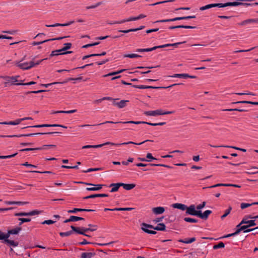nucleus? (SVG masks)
<instances>
[{
  "instance_id": "1",
  "label": "nucleus",
  "mask_w": 258,
  "mask_h": 258,
  "mask_svg": "<svg viewBox=\"0 0 258 258\" xmlns=\"http://www.w3.org/2000/svg\"><path fill=\"white\" fill-rule=\"evenodd\" d=\"M106 123H120L123 124H147L152 126H157V125H163L166 124L165 122H161L159 123H151L146 121H117L114 122L112 121H106L102 123H99L98 125H102Z\"/></svg>"
},
{
  "instance_id": "2",
  "label": "nucleus",
  "mask_w": 258,
  "mask_h": 258,
  "mask_svg": "<svg viewBox=\"0 0 258 258\" xmlns=\"http://www.w3.org/2000/svg\"><path fill=\"white\" fill-rule=\"evenodd\" d=\"M121 83L123 85H130L132 86V87L136 88H139V89H149V88H152V89H167V88H170L173 86L181 85L182 84L177 83V84H174L171 85H170L167 87H153L151 86H145V85H133L131 83H127L123 80H121Z\"/></svg>"
},
{
  "instance_id": "3",
  "label": "nucleus",
  "mask_w": 258,
  "mask_h": 258,
  "mask_svg": "<svg viewBox=\"0 0 258 258\" xmlns=\"http://www.w3.org/2000/svg\"><path fill=\"white\" fill-rule=\"evenodd\" d=\"M147 142H153V141L150 140H147L146 141H144L139 143H136L130 141V142H124V143H119V144H115V143L107 142H106V143L102 144L92 145V148H98L102 147L105 145H108L116 146H119L123 145H128V144H130L140 145H142L143 143Z\"/></svg>"
},
{
  "instance_id": "4",
  "label": "nucleus",
  "mask_w": 258,
  "mask_h": 258,
  "mask_svg": "<svg viewBox=\"0 0 258 258\" xmlns=\"http://www.w3.org/2000/svg\"><path fill=\"white\" fill-rule=\"evenodd\" d=\"M60 132H47V133H30L28 134H21L19 135H9V136H4L1 135V138H13V137H32L35 135H52L55 134H60Z\"/></svg>"
},
{
  "instance_id": "5",
  "label": "nucleus",
  "mask_w": 258,
  "mask_h": 258,
  "mask_svg": "<svg viewBox=\"0 0 258 258\" xmlns=\"http://www.w3.org/2000/svg\"><path fill=\"white\" fill-rule=\"evenodd\" d=\"M71 228L74 231L75 233L83 235H87V234L85 233L88 231H95V229H91L90 228H85L84 227H75L73 225H71Z\"/></svg>"
},
{
  "instance_id": "6",
  "label": "nucleus",
  "mask_w": 258,
  "mask_h": 258,
  "mask_svg": "<svg viewBox=\"0 0 258 258\" xmlns=\"http://www.w3.org/2000/svg\"><path fill=\"white\" fill-rule=\"evenodd\" d=\"M174 111H164L162 109H158L154 111H147L144 112L147 116H156L160 115L170 114L173 113Z\"/></svg>"
},
{
  "instance_id": "7",
  "label": "nucleus",
  "mask_w": 258,
  "mask_h": 258,
  "mask_svg": "<svg viewBox=\"0 0 258 258\" xmlns=\"http://www.w3.org/2000/svg\"><path fill=\"white\" fill-rule=\"evenodd\" d=\"M195 16H185V17H176L173 19H165V20H158L154 22V23H163V22H173L177 20H188L190 19L195 18Z\"/></svg>"
},
{
  "instance_id": "8",
  "label": "nucleus",
  "mask_w": 258,
  "mask_h": 258,
  "mask_svg": "<svg viewBox=\"0 0 258 258\" xmlns=\"http://www.w3.org/2000/svg\"><path fill=\"white\" fill-rule=\"evenodd\" d=\"M141 226H143L144 227H145L146 228H149L151 229H153L155 230H158V231H164L166 229V226L163 223H159L158 225L156 227H154V226L145 223H143L141 224Z\"/></svg>"
},
{
  "instance_id": "9",
  "label": "nucleus",
  "mask_w": 258,
  "mask_h": 258,
  "mask_svg": "<svg viewBox=\"0 0 258 258\" xmlns=\"http://www.w3.org/2000/svg\"><path fill=\"white\" fill-rule=\"evenodd\" d=\"M112 101V104L114 106H116L119 108H123L126 106V103L129 102V100H121L119 102H117L119 100L118 98H112L111 100Z\"/></svg>"
},
{
  "instance_id": "10",
  "label": "nucleus",
  "mask_w": 258,
  "mask_h": 258,
  "mask_svg": "<svg viewBox=\"0 0 258 258\" xmlns=\"http://www.w3.org/2000/svg\"><path fill=\"white\" fill-rule=\"evenodd\" d=\"M17 66L22 70H29L34 67V62L31 61L29 62L17 63Z\"/></svg>"
},
{
  "instance_id": "11",
  "label": "nucleus",
  "mask_w": 258,
  "mask_h": 258,
  "mask_svg": "<svg viewBox=\"0 0 258 258\" xmlns=\"http://www.w3.org/2000/svg\"><path fill=\"white\" fill-rule=\"evenodd\" d=\"M251 4L249 3H243L241 2H228L225 4L221 3V8H224L228 6H248Z\"/></svg>"
},
{
  "instance_id": "12",
  "label": "nucleus",
  "mask_w": 258,
  "mask_h": 258,
  "mask_svg": "<svg viewBox=\"0 0 258 258\" xmlns=\"http://www.w3.org/2000/svg\"><path fill=\"white\" fill-rule=\"evenodd\" d=\"M186 210V214L198 217L200 210H196V207L195 205H191L189 207H187Z\"/></svg>"
},
{
  "instance_id": "13",
  "label": "nucleus",
  "mask_w": 258,
  "mask_h": 258,
  "mask_svg": "<svg viewBox=\"0 0 258 258\" xmlns=\"http://www.w3.org/2000/svg\"><path fill=\"white\" fill-rule=\"evenodd\" d=\"M136 165L138 167H145L147 166H161V167H164L168 168H172V167L165 165L163 164H154V163H151L149 164H146L142 163H139L136 164Z\"/></svg>"
},
{
  "instance_id": "14",
  "label": "nucleus",
  "mask_w": 258,
  "mask_h": 258,
  "mask_svg": "<svg viewBox=\"0 0 258 258\" xmlns=\"http://www.w3.org/2000/svg\"><path fill=\"white\" fill-rule=\"evenodd\" d=\"M168 77H171V78H191V79H195L197 78L196 76H190L187 74H175L174 75L172 76H169Z\"/></svg>"
},
{
  "instance_id": "15",
  "label": "nucleus",
  "mask_w": 258,
  "mask_h": 258,
  "mask_svg": "<svg viewBox=\"0 0 258 258\" xmlns=\"http://www.w3.org/2000/svg\"><path fill=\"white\" fill-rule=\"evenodd\" d=\"M212 212V211L208 210L202 213V211L200 210L198 217L201 218L203 220H207L208 218L209 215L211 214Z\"/></svg>"
},
{
  "instance_id": "16",
  "label": "nucleus",
  "mask_w": 258,
  "mask_h": 258,
  "mask_svg": "<svg viewBox=\"0 0 258 258\" xmlns=\"http://www.w3.org/2000/svg\"><path fill=\"white\" fill-rule=\"evenodd\" d=\"M209 146L212 147H214V148L224 147V148H232V149H234L235 150L241 151L244 152H245L246 151V149H242V148H240L235 147V146H227V145L214 146V145H212L211 144H209Z\"/></svg>"
},
{
  "instance_id": "17",
  "label": "nucleus",
  "mask_w": 258,
  "mask_h": 258,
  "mask_svg": "<svg viewBox=\"0 0 258 258\" xmlns=\"http://www.w3.org/2000/svg\"><path fill=\"white\" fill-rule=\"evenodd\" d=\"M56 146L54 145H44L42 147L36 148H25L20 150V152H25V151H35V150H41L45 149V147H55Z\"/></svg>"
},
{
  "instance_id": "18",
  "label": "nucleus",
  "mask_w": 258,
  "mask_h": 258,
  "mask_svg": "<svg viewBox=\"0 0 258 258\" xmlns=\"http://www.w3.org/2000/svg\"><path fill=\"white\" fill-rule=\"evenodd\" d=\"M73 51H66V52H62L61 49H57L54 51H52L50 54V57H52L54 56H57L58 55H63L69 53H72Z\"/></svg>"
},
{
  "instance_id": "19",
  "label": "nucleus",
  "mask_w": 258,
  "mask_h": 258,
  "mask_svg": "<svg viewBox=\"0 0 258 258\" xmlns=\"http://www.w3.org/2000/svg\"><path fill=\"white\" fill-rule=\"evenodd\" d=\"M214 7L221 8V3L209 4V5H207L205 6L201 7L200 8V10L204 11V10L212 8H214Z\"/></svg>"
},
{
  "instance_id": "20",
  "label": "nucleus",
  "mask_w": 258,
  "mask_h": 258,
  "mask_svg": "<svg viewBox=\"0 0 258 258\" xmlns=\"http://www.w3.org/2000/svg\"><path fill=\"white\" fill-rule=\"evenodd\" d=\"M94 210L87 209H81V208H74L73 210H70L68 211L69 213H76L78 212H94Z\"/></svg>"
},
{
  "instance_id": "21",
  "label": "nucleus",
  "mask_w": 258,
  "mask_h": 258,
  "mask_svg": "<svg viewBox=\"0 0 258 258\" xmlns=\"http://www.w3.org/2000/svg\"><path fill=\"white\" fill-rule=\"evenodd\" d=\"M74 22H75L74 21H71L67 23H63V24L55 23L53 25H46L45 26L47 27H57V26H69V25L73 24Z\"/></svg>"
},
{
  "instance_id": "22",
  "label": "nucleus",
  "mask_w": 258,
  "mask_h": 258,
  "mask_svg": "<svg viewBox=\"0 0 258 258\" xmlns=\"http://www.w3.org/2000/svg\"><path fill=\"white\" fill-rule=\"evenodd\" d=\"M109 186L112 187L110 192H115L118 190L120 186H121V183L119 182V183H111L110 184V185Z\"/></svg>"
},
{
  "instance_id": "23",
  "label": "nucleus",
  "mask_w": 258,
  "mask_h": 258,
  "mask_svg": "<svg viewBox=\"0 0 258 258\" xmlns=\"http://www.w3.org/2000/svg\"><path fill=\"white\" fill-rule=\"evenodd\" d=\"M0 78H3V79H10L11 85H17L18 83H16V82L19 81L18 80V79H16L15 77H14V76H12V77L8 76H0Z\"/></svg>"
},
{
  "instance_id": "24",
  "label": "nucleus",
  "mask_w": 258,
  "mask_h": 258,
  "mask_svg": "<svg viewBox=\"0 0 258 258\" xmlns=\"http://www.w3.org/2000/svg\"><path fill=\"white\" fill-rule=\"evenodd\" d=\"M152 211L156 215L161 214L165 211V209L162 207H158L153 208Z\"/></svg>"
},
{
  "instance_id": "25",
  "label": "nucleus",
  "mask_w": 258,
  "mask_h": 258,
  "mask_svg": "<svg viewBox=\"0 0 258 258\" xmlns=\"http://www.w3.org/2000/svg\"><path fill=\"white\" fill-rule=\"evenodd\" d=\"M172 206L174 208L180 209L182 211H184L187 209V206L185 205L180 204V203L174 204H173Z\"/></svg>"
},
{
  "instance_id": "26",
  "label": "nucleus",
  "mask_w": 258,
  "mask_h": 258,
  "mask_svg": "<svg viewBox=\"0 0 258 258\" xmlns=\"http://www.w3.org/2000/svg\"><path fill=\"white\" fill-rule=\"evenodd\" d=\"M121 186H122L125 190H130L134 188L136 186V184L134 183L126 184L121 183Z\"/></svg>"
},
{
  "instance_id": "27",
  "label": "nucleus",
  "mask_w": 258,
  "mask_h": 258,
  "mask_svg": "<svg viewBox=\"0 0 258 258\" xmlns=\"http://www.w3.org/2000/svg\"><path fill=\"white\" fill-rule=\"evenodd\" d=\"M95 255V252H83L81 254V258H91Z\"/></svg>"
},
{
  "instance_id": "28",
  "label": "nucleus",
  "mask_w": 258,
  "mask_h": 258,
  "mask_svg": "<svg viewBox=\"0 0 258 258\" xmlns=\"http://www.w3.org/2000/svg\"><path fill=\"white\" fill-rule=\"evenodd\" d=\"M96 187H87L86 188V189L89 191H96V190H99L100 189L102 188V186H103V184H95V185Z\"/></svg>"
},
{
  "instance_id": "29",
  "label": "nucleus",
  "mask_w": 258,
  "mask_h": 258,
  "mask_svg": "<svg viewBox=\"0 0 258 258\" xmlns=\"http://www.w3.org/2000/svg\"><path fill=\"white\" fill-rule=\"evenodd\" d=\"M196 240V239L195 237H192L187 240H186V239L183 240L182 239H180L178 241L180 242H182V243H186V244H189V243H191L195 241Z\"/></svg>"
},
{
  "instance_id": "30",
  "label": "nucleus",
  "mask_w": 258,
  "mask_h": 258,
  "mask_svg": "<svg viewBox=\"0 0 258 258\" xmlns=\"http://www.w3.org/2000/svg\"><path fill=\"white\" fill-rule=\"evenodd\" d=\"M5 243L9 244L10 245H11L14 247L17 246L19 244L18 242L14 241V240H12L10 239L6 240V242Z\"/></svg>"
},
{
  "instance_id": "31",
  "label": "nucleus",
  "mask_w": 258,
  "mask_h": 258,
  "mask_svg": "<svg viewBox=\"0 0 258 258\" xmlns=\"http://www.w3.org/2000/svg\"><path fill=\"white\" fill-rule=\"evenodd\" d=\"M246 173L248 174H254L258 173V167H252L251 169H249V171H246Z\"/></svg>"
},
{
  "instance_id": "32",
  "label": "nucleus",
  "mask_w": 258,
  "mask_h": 258,
  "mask_svg": "<svg viewBox=\"0 0 258 258\" xmlns=\"http://www.w3.org/2000/svg\"><path fill=\"white\" fill-rule=\"evenodd\" d=\"M22 230L21 227H17L15 229L9 230V234H17L20 231Z\"/></svg>"
},
{
  "instance_id": "33",
  "label": "nucleus",
  "mask_w": 258,
  "mask_h": 258,
  "mask_svg": "<svg viewBox=\"0 0 258 258\" xmlns=\"http://www.w3.org/2000/svg\"><path fill=\"white\" fill-rule=\"evenodd\" d=\"M136 20H137L136 17H131L127 19H124L120 21H115V22H114V23H121L122 24L124 22H130V21H136Z\"/></svg>"
},
{
  "instance_id": "34",
  "label": "nucleus",
  "mask_w": 258,
  "mask_h": 258,
  "mask_svg": "<svg viewBox=\"0 0 258 258\" xmlns=\"http://www.w3.org/2000/svg\"><path fill=\"white\" fill-rule=\"evenodd\" d=\"M77 112L76 109L74 110H71L68 111H63V110H60V111H56L53 112V113H67V114H70V113H73Z\"/></svg>"
},
{
  "instance_id": "35",
  "label": "nucleus",
  "mask_w": 258,
  "mask_h": 258,
  "mask_svg": "<svg viewBox=\"0 0 258 258\" xmlns=\"http://www.w3.org/2000/svg\"><path fill=\"white\" fill-rule=\"evenodd\" d=\"M91 198L92 199L95 198H104V197H108V195L105 194H93L91 195Z\"/></svg>"
},
{
  "instance_id": "36",
  "label": "nucleus",
  "mask_w": 258,
  "mask_h": 258,
  "mask_svg": "<svg viewBox=\"0 0 258 258\" xmlns=\"http://www.w3.org/2000/svg\"><path fill=\"white\" fill-rule=\"evenodd\" d=\"M49 125L48 124H38V125H35L32 126H25L22 128V129H24L26 128L29 127H48Z\"/></svg>"
},
{
  "instance_id": "37",
  "label": "nucleus",
  "mask_w": 258,
  "mask_h": 258,
  "mask_svg": "<svg viewBox=\"0 0 258 258\" xmlns=\"http://www.w3.org/2000/svg\"><path fill=\"white\" fill-rule=\"evenodd\" d=\"M64 46L61 49L62 52L67 51V50L70 49L72 47V43H66L64 44Z\"/></svg>"
},
{
  "instance_id": "38",
  "label": "nucleus",
  "mask_w": 258,
  "mask_h": 258,
  "mask_svg": "<svg viewBox=\"0 0 258 258\" xmlns=\"http://www.w3.org/2000/svg\"><path fill=\"white\" fill-rule=\"evenodd\" d=\"M112 98L110 97H104L101 99L95 100L93 101L95 104L100 103L103 100H111Z\"/></svg>"
},
{
  "instance_id": "39",
  "label": "nucleus",
  "mask_w": 258,
  "mask_h": 258,
  "mask_svg": "<svg viewBox=\"0 0 258 258\" xmlns=\"http://www.w3.org/2000/svg\"><path fill=\"white\" fill-rule=\"evenodd\" d=\"M73 232H75L73 229H72L71 230L68 231L67 232H60L59 235L61 237L69 236L71 235V234H72L73 233Z\"/></svg>"
},
{
  "instance_id": "40",
  "label": "nucleus",
  "mask_w": 258,
  "mask_h": 258,
  "mask_svg": "<svg viewBox=\"0 0 258 258\" xmlns=\"http://www.w3.org/2000/svg\"><path fill=\"white\" fill-rule=\"evenodd\" d=\"M124 57H129V58H137V57H141V55L137 54H125L123 55Z\"/></svg>"
},
{
  "instance_id": "41",
  "label": "nucleus",
  "mask_w": 258,
  "mask_h": 258,
  "mask_svg": "<svg viewBox=\"0 0 258 258\" xmlns=\"http://www.w3.org/2000/svg\"><path fill=\"white\" fill-rule=\"evenodd\" d=\"M71 219L72 222H76L78 221H84L85 219L82 217H77L75 216H71Z\"/></svg>"
},
{
  "instance_id": "42",
  "label": "nucleus",
  "mask_w": 258,
  "mask_h": 258,
  "mask_svg": "<svg viewBox=\"0 0 258 258\" xmlns=\"http://www.w3.org/2000/svg\"><path fill=\"white\" fill-rule=\"evenodd\" d=\"M18 220L20 221L19 223V226H21L23 223L25 222H29L31 221L30 218H19Z\"/></svg>"
},
{
  "instance_id": "43",
  "label": "nucleus",
  "mask_w": 258,
  "mask_h": 258,
  "mask_svg": "<svg viewBox=\"0 0 258 258\" xmlns=\"http://www.w3.org/2000/svg\"><path fill=\"white\" fill-rule=\"evenodd\" d=\"M243 222L247 224L248 225H247L248 227V228L250 227L254 226L256 225V223L255 222L254 220H248L247 221H243L242 223Z\"/></svg>"
},
{
  "instance_id": "44",
  "label": "nucleus",
  "mask_w": 258,
  "mask_h": 258,
  "mask_svg": "<svg viewBox=\"0 0 258 258\" xmlns=\"http://www.w3.org/2000/svg\"><path fill=\"white\" fill-rule=\"evenodd\" d=\"M184 221L187 222L189 223H197L198 222V220L196 219H194L189 217H185L184 218Z\"/></svg>"
},
{
  "instance_id": "45",
  "label": "nucleus",
  "mask_w": 258,
  "mask_h": 258,
  "mask_svg": "<svg viewBox=\"0 0 258 258\" xmlns=\"http://www.w3.org/2000/svg\"><path fill=\"white\" fill-rule=\"evenodd\" d=\"M20 82L17 83V86L31 85L35 84L36 83L35 82H34V81H31L30 82L26 83H23V81H20Z\"/></svg>"
},
{
  "instance_id": "46",
  "label": "nucleus",
  "mask_w": 258,
  "mask_h": 258,
  "mask_svg": "<svg viewBox=\"0 0 258 258\" xmlns=\"http://www.w3.org/2000/svg\"><path fill=\"white\" fill-rule=\"evenodd\" d=\"M222 186H226L227 183H218V184H215V185H212L210 186L204 187L203 188V189H204L208 188H214V187Z\"/></svg>"
},
{
  "instance_id": "47",
  "label": "nucleus",
  "mask_w": 258,
  "mask_h": 258,
  "mask_svg": "<svg viewBox=\"0 0 258 258\" xmlns=\"http://www.w3.org/2000/svg\"><path fill=\"white\" fill-rule=\"evenodd\" d=\"M46 91H48V90H38V91H32L26 92L24 94L25 95H28V94H31V93L37 94V93H42V92H46Z\"/></svg>"
},
{
  "instance_id": "48",
  "label": "nucleus",
  "mask_w": 258,
  "mask_h": 258,
  "mask_svg": "<svg viewBox=\"0 0 258 258\" xmlns=\"http://www.w3.org/2000/svg\"><path fill=\"white\" fill-rule=\"evenodd\" d=\"M231 210H232V207L231 206H229L228 209L225 210V213L221 217V218L222 219H223L224 218H225L228 214H229Z\"/></svg>"
},
{
  "instance_id": "49",
  "label": "nucleus",
  "mask_w": 258,
  "mask_h": 258,
  "mask_svg": "<svg viewBox=\"0 0 258 258\" xmlns=\"http://www.w3.org/2000/svg\"><path fill=\"white\" fill-rule=\"evenodd\" d=\"M225 111H237L239 112H246L247 111V110L244 109H238V108H234V109H226L223 110Z\"/></svg>"
},
{
  "instance_id": "50",
  "label": "nucleus",
  "mask_w": 258,
  "mask_h": 258,
  "mask_svg": "<svg viewBox=\"0 0 258 258\" xmlns=\"http://www.w3.org/2000/svg\"><path fill=\"white\" fill-rule=\"evenodd\" d=\"M225 246V244L223 242H220L218 244L214 245L213 246L214 249H217L220 248H224Z\"/></svg>"
},
{
  "instance_id": "51",
  "label": "nucleus",
  "mask_w": 258,
  "mask_h": 258,
  "mask_svg": "<svg viewBox=\"0 0 258 258\" xmlns=\"http://www.w3.org/2000/svg\"><path fill=\"white\" fill-rule=\"evenodd\" d=\"M21 122L20 118L17 119L14 121H10L8 122L9 125H17Z\"/></svg>"
},
{
  "instance_id": "52",
  "label": "nucleus",
  "mask_w": 258,
  "mask_h": 258,
  "mask_svg": "<svg viewBox=\"0 0 258 258\" xmlns=\"http://www.w3.org/2000/svg\"><path fill=\"white\" fill-rule=\"evenodd\" d=\"M102 4H103V2H99L97 3H96L95 5L87 7L86 9L88 10V9L96 8V7L99 6L100 5H102Z\"/></svg>"
},
{
  "instance_id": "53",
  "label": "nucleus",
  "mask_w": 258,
  "mask_h": 258,
  "mask_svg": "<svg viewBox=\"0 0 258 258\" xmlns=\"http://www.w3.org/2000/svg\"><path fill=\"white\" fill-rule=\"evenodd\" d=\"M99 44H100V42H94L93 43L87 44H86L85 45H83L82 46V48H88L89 47H91V46H95V45H98Z\"/></svg>"
},
{
  "instance_id": "54",
  "label": "nucleus",
  "mask_w": 258,
  "mask_h": 258,
  "mask_svg": "<svg viewBox=\"0 0 258 258\" xmlns=\"http://www.w3.org/2000/svg\"><path fill=\"white\" fill-rule=\"evenodd\" d=\"M29 172H33V173H46V174H54V173H53L51 171H36V170H32V171H30Z\"/></svg>"
},
{
  "instance_id": "55",
  "label": "nucleus",
  "mask_w": 258,
  "mask_h": 258,
  "mask_svg": "<svg viewBox=\"0 0 258 258\" xmlns=\"http://www.w3.org/2000/svg\"><path fill=\"white\" fill-rule=\"evenodd\" d=\"M252 205H253L252 204V203L248 204V203H242L240 204V208H241V209H244L249 207Z\"/></svg>"
},
{
  "instance_id": "56",
  "label": "nucleus",
  "mask_w": 258,
  "mask_h": 258,
  "mask_svg": "<svg viewBox=\"0 0 258 258\" xmlns=\"http://www.w3.org/2000/svg\"><path fill=\"white\" fill-rule=\"evenodd\" d=\"M11 234H9V230L8 231V232L6 234H5V233H3V238H2V240H4V243H5L6 242V240L7 239H9V237H10V235Z\"/></svg>"
},
{
  "instance_id": "57",
  "label": "nucleus",
  "mask_w": 258,
  "mask_h": 258,
  "mask_svg": "<svg viewBox=\"0 0 258 258\" xmlns=\"http://www.w3.org/2000/svg\"><path fill=\"white\" fill-rule=\"evenodd\" d=\"M17 155V153H15V154H12V155H7V156H0V159H8V158H10L14 157H15V156H16Z\"/></svg>"
},
{
  "instance_id": "58",
  "label": "nucleus",
  "mask_w": 258,
  "mask_h": 258,
  "mask_svg": "<svg viewBox=\"0 0 258 258\" xmlns=\"http://www.w3.org/2000/svg\"><path fill=\"white\" fill-rule=\"evenodd\" d=\"M100 170H101V169L100 168H89L87 170H83V171H82V172L84 173H87V172H91V171H99Z\"/></svg>"
},
{
  "instance_id": "59",
  "label": "nucleus",
  "mask_w": 258,
  "mask_h": 258,
  "mask_svg": "<svg viewBox=\"0 0 258 258\" xmlns=\"http://www.w3.org/2000/svg\"><path fill=\"white\" fill-rule=\"evenodd\" d=\"M15 216H28V212H19L16 213L14 214Z\"/></svg>"
},
{
  "instance_id": "60",
  "label": "nucleus",
  "mask_w": 258,
  "mask_h": 258,
  "mask_svg": "<svg viewBox=\"0 0 258 258\" xmlns=\"http://www.w3.org/2000/svg\"><path fill=\"white\" fill-rule=\"evenodd\" d=\"M146 159H148V160H150L151 161L152 160H157V159L154 158L151 153H148L147 155H146Z\"/></svg>"
},
{
  "instance_id": "61",
  "label": "nucleus",
  "mask_w": 258,
  "mask_h": 258,
  "mask_svg": "<svg viewBox=\"0 0 258 258\" xmlns=\"http://www.w3.org/2000/svg\"><path fill=\"white\" fill-rule=\"evenodd\" d=\"M55 222V221H53L52 220H47L44 221L41 223H42V224L50 225V224H52L54 223Z\"/></svg>"
},
{
  "instance_id": "62",
  "label": "nucleus",
  "mask_w": 258,
  "mask_h": 258,
  "mask_svg": "<svg viewBox=\"0 0 258 258\" xmlns=\"http://www.w3.org/2000/svg\"><path fill=\"white\" fill-rule=\"evenodd\" d=\"M248 23L249 24L255 23L258 24V18L256 19H248Z\"/></svg>"
},
{
  "instance_id": "63",
  "label": "nucleus",
  "mask_w": 258,
  "mask_h": 258,
  "mask_svg": "<svg viewBox=\"0 0 258 258\" xmlns=\"http://www.w3.org/2000/svg\"><path fill=\"white\" fill-rule=\"evenodd\" d=\"M206 203L205 202H203L202 204L198 205L196 207L198 210H200L204 208L206 205Z\"/></svg>"
},
{
  "instance_id": "64",
  "label": "nucleus",
  "mask_w": 258,
  "mask_h": 258,
  "mask_svg": "<svg viewBox=\"0 0 258 258\" xmlns=\"http://www.w3.org/2000/svg\"><path fill=\"white\" fill-rule=\"evenodd\" d=\"M40 213V211H37V210H34L32 211H31L30 212H28V216H33L35 215L39 214Z\"/></svg>"
}]
</instances>
